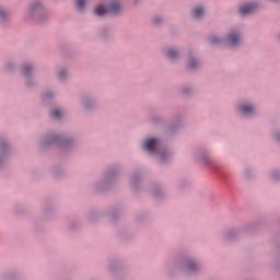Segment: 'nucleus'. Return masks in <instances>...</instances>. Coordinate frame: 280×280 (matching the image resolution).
<instances>
[{
	"label": "nucleus",
	"mask_w": 280,
	"mask_h": 280,
	"mask_svg": "<svg viewBox=\"0 0 280 280\" xmlns=\"http://www.w3.org/2000/svg\"><path fill=\"white\" fill-rule=\"evenodd\" d=\"M119 12H121V4L117 0L112 1L109 3V8L104 7V4H98L94 10V14H96V16H105V14H119Z\"/></svg>",
	"instance_id": "1"
},
{
	"label": "nucleus",
	"mask_w": 280,
	"mask_h": 280,
	"mask_svg": "<svg viewBox=\"0 0 280 280\" xmlns=\"http://www.w3.org/2000/svg\"><path fill=\"white\" fill-rule=\"evenodd\" d=\"M159 144V139L156 138H149L145 143L143 144V149L148 150V152H150V154L156 152V145Z\"/></svg>",
	"instance_id": "2"
},
{
	"label": "nucleus",
	"mask_w": 280,
	"mask_h": 280,
	"mask_svg": "<svg viewBox=\"0 0 280 280\" xmlns=\"http://www.w3.org/2000/svg\"><path fill=\"white\" fill-rule=\"evenodd\" d=\"M257 4L255 3L245 4L240 8V14H242L243 16L246 14H250V12H255Z\"/></svg>",
	"instance_id": "3"
},
{
	"label": "nucleus",
	"mask_w": 280,
	"mask_h": 280,
	"mask_svg": "<svg viewBox=\"0 0 280 280\" xmlns=\"http://www.w3.org/2000/svg\"><path fill=\"white\" fill-rule=\"evenodd\" d=\"M241 40L240 35L235 34V33H231L228 37V43L231 47H235V45H237Z\"/></svg>",
	"instance_id": "4"
},
{
	"label": "nucleus",
	"mask_w": 280,
	"mask_h": 280,
	"mask_svg": "<svg viewBox=\"0 0 280 280\" xmlns=\"http://www.w3.org/2000/svg\"><path fill=\"white\" fill-rule=\"evenodd\" d=\"M238 110L243 113V115H252V113H255V109L250 105H241Z\"/></svg>",
	"instance_id": "5"
},
{
	"label": "nucleus",
	"mask_w": 280,
	"mask_h": 280,
	"mask_svg": "<svg viewBox=\"0 0 280 280\" xmlns=\"http://www.w3.org/2000/svg\"><path fill=\"white\" fill-rule=\"evenodd\" d=\"M202 14H205V9H202L201 7H197L192 10V16L195 19H200Z\"/></svg>",
	"instance_id": "6"
},
{
	"label": "nucleus",
	"mask_w": 280,
	"mask_h": 280,
	"mask_svg": "<svg viewBox=\"0 0 280 280\" xmlns=\"http://www.w3.org/2000/svg\"><path fill=\"white\" fill-rule=\"evenodd\" d=\"M85 5H86V1L85 0H77V8L79 10H84Z\"/></svg>",
	"instance_id": "7"
},
{
	"label": "nucleus",
	"mask_w": 280,
	"mask_h": 280,
	"mask_svg": "<svg viewBox=\"0 0 280 280\" xmlns=\"http://www.w3.org/2000/svg\"><path fill=\"white\" fill-rule=\"evenodd\" d=\"M176 56H178V51H176V50L167 51V58L174 59V58H176Z\"/></svg>",
	"instance_id": "8"
},
{
	"label": "nucleus",
	"mask_w": 280,
	"mask_h": 280,
	"mask_svg": "<svg viewBox=\"0 0 280 280\" xmlns=\"http://www.w3.org/2000/svg\"><path fill=\"white\" fill-rule=\"evenodd\" d=\"M60 115H62V113L59 109L51 112V117H54V119H59Z\"/></svg>",
	"instance_id": "9"
},
{
	"label": "nucleus",
	"mask_w": 280,
	"mask_h": 280,
	"mask_svg": "<svg viewBox=\"0 0 280 280\" xmlns=\"http://www.w3.org/2000/svg\"><path fill=\"white\" fill-rule=\"evenodd\" d=\"M24 75L30 74V71H32V66H24L22 69Z\"/></svg>",
	"instance_id": "10"
},
{
	"label": "nucleus",
	"mask_w": 280,
	"mask_h": 280,
	"mask_svg": "<svg viewBox=\"0 0 280 280\" xmlns=\"http://www.w3.org/2000/svg\"><path fill=\"white\" fill-rule=\"evenodd\" d=\"M197 65H198V62H197L196 60H192V61L189 62L188 67H189L190 69H196V66H197Z\"/></svg>",
	"instance_id": "11"
},
{
	"label": "nucleus",
	"mask_w": 280,
	"mask_h": 280,
	"mask_svg": "<svg viewBox=\"0 0 280 280\" xmlns=\"http://www.w3.org/2000/svg\"><path fill=\"white\" fill-rule=\"evenodd\" d=\"M66 74H67V72L65 70L59 71L60 79L65 78Z\"/></svg>",
	"instance_id": "12"
},
{
	"label": "nucleus",
	"mask_w": 280,
	"mask_h": 280,
	"mask_svg": "<svg viewBox=\"0 0 280 280\" xmlns=\"http://www.w3.org/2000/svg\"><path fill=\"white\" fill-rule=\"evenodd\" d=\"M210 43H212V44L218 43V37H210Z\"/></svg>",
	"instance_id": "13"
},
{
	"label": "nucleus",
	"mask_w": 280,
	"mask_h": 280,
	"mask_svg": "<svg viewBox=\"0 0 280 280\" xmlns=\"http://www.w3.org/2000/svg\"><path fill=\"white\" fill-rule=\"evenodd\" d=\"M0 16L3 19V16H5V11H3V9L0 8Z\"/></svg>",
	"instance_id": "14"
},
{
	"label": "nucleus",
	"mask_w": 280,
	"mask_h": 280,
	"mask_svg": "<svg viewBox=\"0 0 280 280\" xmlns=\"http://www.w3.org/2000/svg\"><path fill=\"white\" fill-rule=\"evenodd\" d=\"M154 23H155V24H159V23H161V19H159V18H155V19H154Z\"/></svg>",
	"instance_id": "15"
},
{
	"label": "nucleus",
	"mask_w": 280,
	"mask_h": 280,
	"mask_svg": "<svg viewBox=\"0 0 280 280\" xmlns=\"http://www.w3.org/2000/svg\"><path fill=\"white\" fill-rule=\"evenodd\" d=\"M161 159H162V161H163V155H161Z\"/></svg>",
	"instance_id": "16"
}]
</instances>
